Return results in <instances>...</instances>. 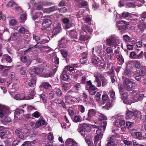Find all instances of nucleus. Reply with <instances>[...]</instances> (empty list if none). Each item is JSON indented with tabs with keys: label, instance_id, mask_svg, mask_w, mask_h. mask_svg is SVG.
<instances>
[{
	"label": "nucleus",
	"instance_id": "603ef678",
	"mask_svg": "<svg viewBox=\"0 0 146 146\" xmlns=\"http://www.w3.org/2000/svg\"><path fill=\"white\" fill-rule=\"evenodd\" d=\"M27 110L29 112H31V111L34 110H36L35 107L33 106L29 105L27 107Z\"/></svg>",
	"mask_w": 146,
	"mask_h": 146
},
{
	"label": "nucleus",
	"instance_id": "4468645a",
	"mask_svg": "<svg viewBox=\"0 0 146 146\" xmlns=\"http://www.w3.org/2000/svg\"><path fill=\"white\" fill-rule=\"evenodd\" d=\"M144 96V95L143 94H136L134 95L133 100L135 102H137L138 101L142 100Z\"/></svg>",
	"mask_w": 146,
	"mask_h": 146
},
{
	"label": "nucleus",
	"instance_id": "7ed1b4c3",
	"mask_svg": "<svg viewBox=\"0 0 146 146\" xmlns=\"http://www.w3.org/2000/svg\"><path fill=\"white\" fill-rule=\"evenodd\" d=\"M61 27V25L60 23H56L52 31V37L55 36L60 33Z\"/></svg>",
	"mask_w": 146,
	"mask_h": 146
},
{
	"label": "nucleus",
	"instance_id": "bb28decb",
	"mask_svg": "<svg viewBox=\"0 0 146 146\" xmlns=\"http://www.w3.org/2000/svg\"><path fill=\"white\" fill-rule=\"evenodd\" d=\"M107 119L106 117L103 114H100L98 116V119L99 121L105 120Z\"/></svg>",
	"mask_w": 146,
	"mask_h": 146
},
{
	"label": "nucleus",
	"instance_id": "c03bdc74",
	"mask_svg": "<svg viewBox=\"0 0 146 146\" xmlns=\"http://www.w3.org/2000/svg\"><path fill=\"white\" fill-rule=\"evenodd\" d=\"M16 5V3L14 2L13 0H11L8 3V4H7L6 6L7 7H11L13 6V5Z\"/></svg>",
	"mask_w": 146,
	"mask_h": 146
},
{
	"label": "nucleus",
	"instance_id": "9b49d317",
	"mask_svg": "<svg viewBox=\"0 0 146 146\" xmlns=\"http://www.w3.org/2000/svg\"><path fill=\"white\" fill-rule=\"evenodd\" d=\"M62 22L65 24V27L66 29H68L72 27V24L70 23V20L66 17H64L62 19Z\"/></svg>",
	"mask_w": 146,
	"mask_h": 146
},
{
	"label": "nucleus",
	"instance_id": "4be33fe9",
	"mask_svg": "<svg viewBox=\"0 0 146 146\" xmlns=\"http://www.w3.org/2000/svg\"><path fill=\"white\" fill-rule=\"evenodd\" d=\"M43 68L39 67H35L34 68V72L36 75L39 74L42 72Z\"/></svg>",
	"mask_w": 146,
	"mask_h": 146
},
{
	"label": "nucleus",
	"instance_id": "13d9d810",
	"mask_svg": "<svg viewBox=\"0 0 146 146\" xmlns=\"http://www.w3.org/2000/svg\"><path fill=\"white\" fill-rule=\"evenodd\" d=\"M106 51L108 54H110L113 52V49H112L111 47H108L106 48Z\"/></svg>",
	"mask_w": 146,
	"mask_h": 146
},
{
	"label": "nucleus",
	"instance_id": "72a5a7b5",
	"mask_svg": "<svg viewBox=\"0 0 146 146\" xmlns=\"http://www.w3.org/2000/svg\"><path fill=\"white\" fill-rule=\"evenodd\" d=\"M33 39L35 40L36 42H40V37L35 34H33Z\"/></svg>",
	"mask_w": 146,
	"mask_h": 146
},
{
	"label": "nucleus",
	"instance_id": "2f4dec72",
	"mask_svg": "<svg viewBox=\"0 0 146 146\" xmlns=\"http://www.w3.org/2000/svg\"><path fill=\"white\" fill-rule=\"evenodd\" d=\"M74 141H75L73 139L70 138H69L66 140L65 143V144L66 145L68 146L70 144H72L74 143Z\"/></svg>",
	"mask_w": 146,
	"mask_h": 146
},
{
	"label": "nucleus",
	"instance_id": "412c9836",
	"mask_svg": "<svg viewBox=\"0 0 146 146\" xmlns=\"http://www.w3.org/2000/svg\"><path fill=\"white\" fill-rule=\"evenodd\" d=\"M52 74L53 73L52 71L46 70L42 73V76L44 77H51Z\"/></svg>",
	"mask_w": 146,
	"mask_h": 146
},
{
	"label": "nucleus",
	"instance_id": "e433bc0d",
	"mask_svg": "<svg viewBox=\"0 0 146 146\" xmlns=\"http://www.w3.org/2000/svg\"><path fill=\"white\" fill-rule=\"evenodd\" d=\"M58 10L60 12L62 13H66L67 11V9L66 7H63L59 8Z\"/></svg>",
	"mask_w": 146,
	"mask_h": 146
},
{
	"label": "nucleus",
	"instance_id": "de8ad7c7",
	"mask_svg": "<svg viewBox=\"0 0 146 146\" xmlns=\"http://www.w3.org/2000/svg\"><path fill=\"white\" fill-rule=\"evenodd\" d=\"M115 144L114 142L111 140H108V142L105 146H115Z\"/></svg>",
	"mask_w": 146,
	"mask_h": 146
},
{
	"label": "nucleus",
	"instance_id": "c85d7f7f",
	"mask_svg": "<svg viewBox=\"0 0 146 146\" xmlns=\"http://www.w3.org/2000/svg\"><path fill=\"white\" fill-rule=\"evenodd\" d=\"M54 64L53 66L55 67H58V64H59V58L56 56L54 58Z\"/></svg>",
	"mask_w": 146,
	"mask_h": 146
},
{
	"label": "nucleus",
	"instance_id": "49530a36",
	"mask_svg": "<svg viewBox=\"0 0 146 146\" xmlns=\"http://www.w3.org/2000/svg\"><path fill=\"white\" fill-rule=\"evenodd\" d=\"M74 88L76 90H79L81 88V86L80 83H76L75 84L74 86Z\"/></svg>",
	"mask_w": 146,
	"mask_h": 146
},
{
	"label": "nucleus",
	"instance_id": "ea45409f",
	"mask_svg": "<svg viewBox=\"0 0 146 146\" xmlns=\"http://www.w3.org/2000/svg\"><path fill=\"white\" fill-rule=\"evenodd\" d=\"M102 46L101 45H99L96 48V51L97 53L100 54L102 52Z\"/></svg>",
	"mask_w": 146,
	"mask_h": 146
},
{
	"label": "nucleus",
	"instance_id": "052dcab7",
	"mask_svg": "<svg viewBox=\"0 0 146 146\" xmlns=\"http://www.w3.org/2000/svg\"><path fill=\"white\" fill-rule=\"evenodd\" d=\"M26 69L25 67H23L20 70V73L22 75H25L26 74Z\"/></svg>",
	"mask_w": 146,
	"mask_h": 146
},
{
	"label": "nucleus",
	"instance_id": "1a4fd4ad",
	"mask_svg": "<svg viewBox=\"0 0 146 146\" xmlns=\"http://www.w3.org/2000/svg\"><path fill=\"white\" fill-rule=\"evenodd\" d=\"M126 118L127 119H134L135 118V115L134 112L128 109L126 111Z\"/></svg>",
	"mask_w": 146,
	"mask_h": 146
},
{
	"label": "nucleus",
	"instance_id": "37998d69",
	"mask_svg": "<svg viewBox=\"0 0 146 146\" xmlns=\"http://www.w3.org/2000/svg\"><path fill=\"white\" fill-rule=\"evenodd\" d=\"M107 125V123L106 121H104V122L101 123V127L102 128V131H104Z\"/></svg>",
	"mask_w": 146,
	"mask_h": 146
},
{
	"label": "nucleus",
	"instance_id": "a19ab883",
	"mask_svg": "<svg viewBox=\"0 0 146 146\" xmlns=\"http://www.w3.org/2000/svg\"><path fill=\"white\" fill-rule=\"evenodd\" d=\"M9 23L10 25L14 26L16 25L17 21L15 19H12L9 21Z\"/></svg>",
	"mask_w": 146,
	"mask_h": 146
},
{
	"label": "nucleus",
	"instance_id": "338daca9",
	"mask_svg": "<svg viewBox=\"0 0 146 146\" xmlns=\"http://www.w3.org/2000/svg\"><path fill=\"white\" fill-rule=\"evenodd\" d=\"M123 38L124 40L128 41L130 40V37L127 35H124Z\"/></svg>",
	"mask_w": 146,
	"mask_h": 146
},
{
	"label": "nucleus",
	"instance_id": "4c0bfd02",
	"mask_svg": "<svg viewBox=\"0 0 146 146\" xmlns=\"http://www.w3.org/2000/svg\"><path fill=\"white\" fill-rule=\"evenodd\" d=\"M133 135H136V137H137L139 139H141V138L142 137V135L141 132H134L133 133Z\"/></svg>",
	"mask_w": 146,
	"mask_h": 146
},
{
	"label": "nucleus",
	"instance_id": "5701e85b",
	"mask_svg": "<svg viewBox=\"0 0 146 146\" xmlns=\"http://www.w3.org/2000/svg\"><path fill=\"white\" fill-rule=\"evenodd\" d=\"M42 86L46 90L50 89L52 88L51 85L47 82L42 83Z\"/></svg>",
	"mask_w": 146,
	"mask_h": 146
},
{
	"label": "nucleus",
	"instance_id": "5fc2aeb1",
	"mask_svg": "<svg viewBox=\"0 0 146 146\" xmlns=\"http://www.w3.org/2000/svg\"><path fill=\"white\" fill-rule=\"evenodd\" d=\"M65 69L68 71L71 72L74 70V67L70 66H66L65 68Z\"/></svg>",
	"mask_w": 146,
	"mask_h": 146
},
{
	"label": "nucleus",
	"instance_id": "9d476101",
	"mask_svg": "<svg viewBox=\"0 0 146 146\" xmlns=\"http://www.w3.org/2000/svg\"><path fill=\"white\" fill-rule=\"evenodd\" d=\"M125 87L128 90H130L133 87L132 82L130 79L126 78L125 80Z\"/></svg>",
	"mask_w": 146,
	"mask_h": 146
},
{
	"label": "nucleus",
	"instance_id": "864d4df0",
	"mask_svg": "<svg viewBox=\"0 0 146 146\" xmlns=\"http://www.w3.org/2000/svg\"><path fill=\"white\" fill-rule=\"evenodd\" d=\"M2 121L3 122H10L11 121V119L9 117H5L2 120Z\"/></svg>",
	"mask_w": 146,
	"mask_h": 146
},
{
	"label": "nucleus",
	"instance_id": "3c124183",
	"mask_svg": "<svg viewBox=\"0 0 146 146\" xmlns=\"http://www.w3.org/2000/svg\"><path fill=\"white\" fill-rule=\"evenodd\" d=\"M112 106V104L110 102H108L104 106V108L107 110H108L109 108H110Z\"/></svg>",
	"mask_w": 146,
	"mask_h": 146
},
{
	"label": "nucleus",
	"instance_id": "6e6552de",
	"mask_svg": "<svg viewBox=\"0 0 146 146\" xmlns=\"http://www.w3.org/2000/svg\"><path fill=\"white\" fill-rule=\"evenodd\" d=\"M85 87L86 90H88V91H95L96 90V86L92 84V82L90 80L86 82Z\"/></svg>",
	"mask_w": 146,
	"mask_h": 146
},
{
	"label": "nucleus",
	"instance_id": "58836bf2",
	"mask_svg": "<svg viewBox=\"0 0 146 146\" xmlns=\"http://www.w3.org/2000/svg\"><path fill=\"white\" fill-rule=\"evenodd\" d=\"M88 3L86 1H84L83 2H81L79 4V6L80 5L81 7H80V8H81L83 7L87 6L88 5Z\"/></svg>",
	"mask_w": 146,
	"mask_h": 146
},
{
	"label": "nucleus",
	"instance_id": "473e14b6",
	"mask_svg": "<svg viewBox=\"0 0 146 146\" xmlns=\"http://www.w3.org/2000/svg\"><path fill=\"white\" fill-rule=\"evenodd\" d=\"M40 115V113L37 111H36L32 114L31 116L32 117L36 118L39 117Z\"/></svg>",
	"mask_w": 146,
	"mask_h": 146
},
{
	"label": "nucleus",
	"instance_id": "0eeeda50",
	"mask_svg": "<svg viewBox=\"0 0 146 146\" xmlns=\"http://www.w3.org/2000/svg\"><path fill=\"white\" fill-rule=\"evenodd\" d=\"M11 66H6L0 65V70L1 72V75L3 76H7V73L9 72L8 68Z\"/></svg>",
	"mask_w": 146,
	"mask_h": 146
},
{
	"label": "nucleus",
	"instance_id": "7c9ffc66",
	"mask_svg": "<svg viewBox=\"0 0 146 146\" xmlns=\"http://www.w3.org/2000/svg\"><path fill=\"white\" fill-rule=\"evenodd\" d=\"M61 77H62V80L64 81H67L69 78V76L67 74H62L61 75Z\"/></svg>",
	"mask_w": 146,
	"mask_h": 146
},
{
	"label": "nucleus",
	"instance_id": "b1692460",
	"mask_svg": "<svg viewBox=\"0 0 146 146\" xmlns=\"http://www.w3.org/2000/svg\"><path fill=\"white\" fill-rule=\"evenodd\" d=\"M72 98H73L71 96L67 95L65 96V102L67 104H70V102Z\"/></svg>",
	"mask_w": 146,
	"mask_h": 146
},
{
	"label": "nucleus",
	"instance_id": "774afa93",
	"mask_svg": "<svg viewBox=\"0 0 146 146\" xmlns=\"http://www.w3.org/2000/svg\"><path fill=\"white\" fill-rule=\"evenodd\" d=\"M100 135H97L95 136L94 139V143H96L99 141Z\"/></svg>",
	"mask_w": 146,
	"mask_h": 146
},
{
	"label": "nucleus",
	"instance_id": "aec40b11",
	"mask_svg": "<svg viewBox=\"0 0 146 146\" xmlns=\"http://www.w3.org/2000/svg\"><path fill=\"white\" fill-rule=\"evenodd\" d=\"M66 38L65 37H63L61 39L58 41V46L60 48H63L64 45V43L66 41Z\"/></svg>",
	"mask_w": 146,
	"mask_h": 146
},
{
	"label": "nucleus",
	"instance_id": "09e8293b",
	"mask_svg": "<svg viewBox=\"0 0 146 146\" xmlns=\"http://www.w3.org/2000/svg\"><path fill=\"white\" fill-rule=\"evenodd\" d=\"M61 54L62 56L64 58H66L68 55V53L65 50H60Z\"/></svg>",
	"mask_w": 146,
	"mask_h": 146
},
{
	"label": "nucleus",
	"instance_id": "6ab92c4d",
	"mask_svg": "<svg viewBox=\"0 0 146 146\" xmlns=\"http://www.w3.org/2000/svg\"><path fill=\"white\" fill-rule=\"evenodd\" d=\"M14 98L15 99L18 100H24L26 99L25 94L22 93L16 94L14 96Z\"/></svg>",
	"mask_w": 146,
	"mask_h": 146
},
{
	"label": "nucleus",
	"instance_id": "2eb2a0df",
	"mask_svg": "<svg viewBox=\"0 0 146 146\" xmlns=\"http://www.w3.org/2000/svg\"><path fill=\"white\" fill-rule=\"evenodd\" d=\"M136 54V59H140L143 57V51L139 49H136L135 50Z\"/></svg>",
	"mask_w": 146,
	"mask_h": 146
},
{
	"label": "nucleus",
	"instance_id": "a211bd4d",
	"mask_svg": "<svg viewBox=\"0 0 146 146\" xmlns=\"http://www.w3.org/2000/svg\"><path fill=\"white\" fill-rule=\"evenodd\" d=\"M69 35L71 38L78 39V34L75 30H72L70 31Z\"/></svg>",
	"mask_w": 146,
	"mask_h": 146
},
{
	"label": "nucleus",
	"instance_id": "ddd939ff",
	"mask_svg": "<svg viewBox=\"0 0 146 146\" xmlns=\"http://www.w3.org/2000/svg\"><path fill=\"white\" fill-rule=\"evenodd\" d=\"M36 79L35 77H32L30 81L28 82V85L30 87L33 88V89H35L36 85Z\"/></svg>",
	"mask_w": 146,
	"mask_h": 146
},
{
	"label": "nucleus",
	"instance_id": "a878e982",
	"mask_svg": "<svg viewBox=\"0 0 146 146\" xmlns=\"http://www.w3.org/2000/svg\"><path fill=\"white\" fill-rule=\"evenodd\" d=\"M54 92L56 95L58 97H61L62 96V92L60 89L56 88L54 89Z\"/></svg>",
	"mask_w": 146,
	"mask_h": 146
},
{
	"label": "nucleus",
	"instance_id": "f704fd0d",
	"mask_svg": "<svg viewBox=\"0 0 146 146\" xmlns=\"http://www.w3.org/2000/svg\"><path fill=\"white\" fill-rule=\"evenodd\" d=\"M40 97L42 99L43 102L44 103H47V98L45 94H42L39 95Z\"/></svg>",
	"mask_w": 146,
	"mask_h": 146
},
{
	"label": "nucleus",
	"instance_id": "6e6d98bb",
	"mask_svg": "<svg viewBox=\"0 0 146 146\" xmlns=\"http://www.w3.org/2000/svg\"><path fill=\"white\" fill-rule=\"evenodd\" d=\"M22 133V129L20 128H18L16 129L15 132V134L17 136Z\"/></svg>",
	"mask_w": 146,
	"mask_h": 146
},
{
	"label": "nucleus",
	"instance_id": "79ce46f5",
	"mask_svg": "<svg viewBox=\"0 0 146 146\" xmlns=\"http://www.w3.org/2000/svg\"><path fill=\"white\" fill-rule=\"evenodd\" d=\"M5 134L4 127L0 126V137L1 138L3 137Z\"/></svg>",
	"mask_w": 146,
	"mask_h": 146
},
{
	"label": "nucleus",
	"instance_id": "393cba45",
	"mask_svg": "<svg viewBox=\"0 0 146 146\" xmlns=\"http://www.w3.org/2000/svg\"><path fill=\"white\" fill-rule=\"evenodd\" d=\"M124 75L131 77L132 76V72L129 69L126 68L125 71Z\"/></svg>",
	"mask_w": 146,
	"mask_h": 146
},
{
	"label": "nucleus",
	"instance_id": "69168bd1",
	"mask_svg": "<svg viewBox=\"0 0 146 146\" xmlns=\"http://www.w3.org/2000/svg\"><path fill=\"white\" fill-rule=\"evenodd\" d=\"M35 94V92L33 90H32L30 94V96H29V99H33Z\"/></svg>",
	"mask_w": 146,
	"mask_h": 146
},
{
	"label": "nucleus",
	"instance_id": "39448f33",
	"mask_svg": "<svg viewBox=\"0 0 146 146\" xmlns=\"http://www.w3.org/2000/svg\"><path fill=\"white\" fill-rule=\"evenodd\" d=\"M96 111L95 109H90L88 110V116L85 119L91 121L94 116H95L96 113Z\"/></svg>",
	"mask_w": 146,
	"mask_h": 146
},
{
	"label": "nucleus",
	"instance_id": "e2e57ef3",
	"mask_svg": "<svg viewBox=\"0 0 146 146\" xmlns=\"http://www.w3.org/2000/svg\"><path fill=\"white\" fill-rule=\"evenodd\" d=\"M73 120L75 122H78L80 121L81 120L79 116L76 115L74 117Z\"/></svg>",
	"mask_w": 146,
	"mask_h": 146
},
{
	"label": "nucleus",
	"instance_id": "4d7b16f0",
	"mask_svg": "<svg viewBox=\"0 0 146 146\" xmlns=\"http://www.w3.org/2000/svg\"><path fill=\"white\" fill-rule=\"evenodd\" d=\"M92 6L93 9L94 10H96L99 7V5L95 1H94V3L92 5Z\"/></svg>",
	"mask_w": 146,
	"mask_h": 146
},
{
	"label": "nucleus",
	"instance_id": "20e7f679",
	"mask_svg": "<svg viewBox=\"0 0 146 146\" xmlns=\"http://www.w3.org/2000/svg\"><path fill=\"white\" fill-rule=\"evenodd\" d=\"M106 45L109 46L110 47H112L114 46L115 48L118 46V44L117 42L115 40L114 38L112 36L110 37L106 40Z\"/></svg>",
	"mask_w": 146,
	"mask_h": 146
},
{
	"label": "nucleus",
	"instance_id": "c756f323",
	"mask_svg": "<svg viewBox=\"0 0 146 146\" xmlns=\"http://www.w3.org/2000/svg\"><path fill=\"white\" fill-rule=\"evenodd\" d=\"M126 6L128 7H134L136 5L135 2L132 1L126 3Z\"/></svg>",
	"mask_w": 146,
	"mask_h": 146
},
{
	"label": "nucleus",
	"instance_id": "680f3d73",
	"mask_svg": "<svg viewBox=\"0 0 146 146\" xmlns=\"http://www.w3.org/2000/svg\"><path fill=\"white\" fill-rule=\"evenodd\" d=\"M21 146H33L30 142L28 141H25Z\"/></svg>",
	"mask_w": 146,
	"mask_h": 146
},
{
	"label": "nucleus",
	"instance_id": "c9c22d12",
	"mask_svg": "<svg viewBox=\"0 0 146 146\" xmlns=\"http://www.w3.org/2000/svg\"><path fill=\"white\" fill-rule=\"evenodd\" d=\"M116 58L118 61L121 63L123 64L124 62V59L121 55L118 54L117 55Z\"/></svg>",
	"mask_w": 146,
	"mask_h": 146
},
{
	"label": "nucleus",
	"instance_id": "bf43d9fd",
	"mask_svg": "<svg viewBox=\"0 0 146 146\" xmlns=\"http://www.w3.org/2000/svg\"><path fill=\"white\" fill-rule=\"evenodd\" d=\"M135 66L138 69L140 68L141 67V64L138 61H135Z\"/></svg>",
	"mask_w": 146,
	"mask_h": 146
},
{
	"label": "nucleus",
	"instance_id": "cd10ccee",
	"mask_svg": "<svg viewBox=\"0 0 146 146\" xmlns=\"http://www.w3.org/2000/svg\"><path fill=\"white\" fill-rule=\"evenodd\" d=\"M62 88L64 91L68 90L70 88V85L69 83H64L62 84Z\"/></svg>",
	"mask_w": 146,
	"mask_h": 146
},
{
	"label": "nucleus",
	"instance_id": "f257e3e1",
	"mask_svg": "<svg viewBox=\"0 0 146 146\" xmlns=\"http://www.w3.org/2000/svg\"><path fill=\"white\" fill-rule=\"evenodd\" d=\"M91 63L98 69H105L106 67V63L104 60L100 57V58L95 56L92 58L91 60Z\"/></svg>",
	"mask_w": 146,
	"mask_h": 146
},
{
	"label": "nucleus",
	"instance_id": "f8f14e48",
	"mask_svg": "<svg viewBox=\"0 0 146 146\" xmlns=\"http://www.w3.org/2000/svg\"><path fill=\"white\" fill-rule=\"evenodd\" d=\"M51 20L49 19H44L42 23L43 27L45 28L49 27L52 24Z\"/></svg>",
	"mask_w": 146,
	"mask_h": 146
},
{
	"label": "nucleus",
	"instance_id": "a18cd8bd",
	"mask_svg": "<svg viewBox=\"0 0 146 146\" xmlns=\"http://www.w3.org/2000/svg\"><path fill=\"white\" fill-rule=\"evenodd\" d=\"M55 96L54 92L53 91H51L49 94V98L50 100L53 99Z\"/></svg>",
	"mask_w": 146,
	"mask_h": 146
},
{
	"label": "nucleus",
	"instance_id": "8fccbe9b",
	"mask_svg": "<svg viewBox=\"0 0 146 146\" xmlns=\"http://www.w3.org/2000/svg\"><path fill=\"white\" fill-rule=\"evenodd\" d=\"M136 54L137 53H136V52H135L133 51L131 52L130 53V56L131 58L136 59Z\"/></svg>",
	"mask_w": 146,
	"mask_h": 146
},
{
	"label": "nucleus",
	"instance_id": "0e129e2a",
	"mask_svg": "<svg viewBox=\"0 0 146 146\" xmlns=\"http://www.w3.org/2000/svg\"><path fill=\"white\" fill-rule=\"evenodd\" d=\"M36 44L35 45V48H40L42 47V45L40 42H36Z\"/></svg>",
	"mask_w": 146,
	"mask_h": 146
},
{
	"label": "nucleus",
	"instance_id": "f3484780",
	"mask_svg": "<svg viewBox=\"0 0 146 146\" xmlns=\"http://www.w3.org/2000/svg\"><path fill=\"white\" fill-rule=\"evenodd\" d=\"M129 24H127L126 25H118L116 23V26L117 28H118V30L121 31V32H122V30L123 31H125L128 29L129 27L128 25Z\"/></svg>",
	"mask_w": 146,
	"mask_h": 146
},
{
	"label": "nucleus",
	"instance_id": "f03ea898",
	"mask_svg": "<svg viewBox=\"0 0 146 146\" xmlns=\"http://www.w3.org/2000/svg\"><path fill=\"white\" fill-rule=\"evenodd\" d=\"M91 127L88 123H83L79 125L77 130L81 135L84 137L86 135L85 132H89L91 131Z\"/></svg>",
	"mask_w": 146,
	"mask_h": 146
},
{
	"label": "nucleus",
	"instance_id": "dca6fc26",
	"mask_svg": "<svg viewBox=\"0 0 146 146\" xmlns=\"http://www.w3.org/2000/svg\"><path fill=\"white\" fill-rule=\"evenodd\" d=\"M84 34L83 32H81L80 33L78 40L81 41L87 40L89 38L88 36L86 35V34Z\"/></svg>",
	"mask_w": 146,
	"mask_h": 146
},
{
	"label": "nucleus",
	"instance_id": "423d86ee",
	"mask_svg": "<svg viewBox=\"0 0 146 146\" xmlns=\"http://www.w3.org/2000/svg\"><path fill=\"white\" fill-rule=\"evenodd\" d=\"M146 29V24L141 23L137 25L136 28V31L137 33L141 34L143 33Z\"/></svg>",
	"mask_w": 146,
	"mask_h": 146
}]
</instances>
